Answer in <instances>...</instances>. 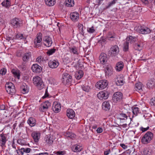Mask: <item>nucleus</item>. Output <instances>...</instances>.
Here are the masks:
<instances>
[{
	"label": "nucleus",
	"instance_id": "17",
	"mask_svg": "<svg viewBox=\"0 0 155 155\" xmlns=\"http://www.w3.org/2000/svg\"><path fill=\"white\" fill-rule=\"evenodd\" d=\"M115 81L116 85L117 86H122L124 84V78L123 76H118L115 80Z\"/></svg>",
	"mask_w": 155,
	"mask_h": 155
},
{
	"label": "nucleus",
	"instance_id": "23",
	"mask_svg": "<svg viewBox=\"0 0 155 155\" xmlns=\"http://www.w3.org/2000/svg\"><path fill=\"white\" fill-rule=\"evenodd\" d=\"M64 135L67 138L73 140L75 138L76 136L72 132H66L64 134Z\"/></svg>",
	"mask_w": 155,
	"mask_h": 155
},
{
	"label": "nucleus",
	"instance_id": "12",
	"mask_svg": "<svg viewBox=\"0 0 155 155\" xmlns=\"http://www.w3.org/2000/svg\"><path fill=\"white\" fill-rule=\"evenodd\" d=\"M51 106V103L49 101H45L41 105L40 110L42 112L47 111L48 109Z\"/></svg>",
	"mask_w": 155,
	"mask_h": 155
},
{
	"label": "nucleus",
	"instance_id": "61",
	"mask_svg": "<svg viewBox=\"0 0 155 155\" xmlns=\"http://www.w3.org/2000/svg\"><path fill=\"white\" fill-rule=\"evenodd\" d=\"M141 1L145 5H147L149 3L148 0H141Z\"/></svg>",
	"mask_w": 155,
	"mask_h": 155
},
{
	"label": "nucleus",
	"instance_id": "14",
	"mask_svg": "<svg viewBox=\"0 0 155 155\" xmlns=\"http://www.w3.org/2000/svg\"><path fill=\"white\" fill-rule=\"evenodd\" d=\"M0 145L2 147L5 146V144L7 140L5 134H2L0 136Z\"/></svg>",
	"mask_w": 155,
	"mask_h": 155
},
{
	"label": "nucleus",
	"instance_id": "19",
	"mask_svg": "<svg viewBox=\"0 0 155 155\" xmlns=\"http://www.w3.org/2000/svg\"><path fill=\"white\" fill-rule=\"evenodd\" d=\"M99 58L101 63L103 64H105L107 61V55L105 53H101L99 56Z\"/></svg>",
	"mask_w": 155,
	"mask_h": 155
},
{
	"label": "nucleus",
	"instance_id": "29",
	"mask_svg": "<svg viewBox=\"0 0 155 155\" xmlns=\"http://www.w3.org/2000/svg\"><path fill=\"white\" fill-rule=\"evenodd\" d=\"M31 53L27 52L24 54L23 56V60L25 62H27L31 57Z\"/></svg>",
	"mask_w": 155,
	"mask_h": 155
},
{
	"label": "nucleus",
	"instance_id": "50",
	"mask_svg": "<svg viewBox=\"0 0 155 155\" xmlns=\"http://www.w3.org/2000/svg\"><path fill=\"white\" fill-rule=\"evenodd\" d=\"M43 57L41 56H40L38 57L36 59V61L37 62H38V63H41L42 61H43Z\"/></svg>",
	"mask_w": 155,
	"mask_h": 155
},
{
	"label": "nucleus",
	"instance_id": "49",
	"mask_svg": "<svg viewBox=\"0 0 155 155\" xmlns=\"http://www.w3.org/2000/svg\"><path fill=\"white\" fill-rule=\"evenodd\" d=\"M55 51V49H50L47 51V54L48 55H50L52 54L53 53H54Z\"/></svg>",
	"mask_w": 155,
	"mask_h": 155
},
{
	"label": "nucleus",
	"instance_id": "55",
	"mask_svg": "<svg viewBox=\"0 0 155 155\" xmlns=\"http://www.w3.org/2000/svg\"><path fill=\"white\" fill-rule=\"evenodd\" d=\"M150 103L152 105L155 106V97L152 98L151 99Z\"/></svg>",
	"mask_w": 155,
	"mask_h": 155
},
{
	"label": "nucleus",
	"instance_id": "24",
	"mask_svg": "<svg viewBox=\"0 0 155 155\" xmlns=\"http://www.w3.org/2000/svg\"><path fill=\"white\" fill-rule=\"evenodd\" d=\"M82 149V147L78 144L74 145L71 147L72 150L73 152L76 153L80 152Z\"/></svg>",
	"mask_w": 155,
	"mask_h": 155
},
{
	"label": "nucleus",
	"instance_id": "5",
	"mask_svg": "<svg viewBox=\"0 0 155 155\" xmlns=\"http://www.w3.org/2000/svg\"><path fill=\"white\" fill-rule=\"evenodd\" d=\"M62 82L64 84H68L71 82L72 81V77L67 73L63 74L62 76Z\"/></svg>",
	"mask_w": 155,
	"mask_h": 155
},
{
	"label": "nucleus",
	"instance_id": "43",
	"mask_svg": "<svg viewBox=\"0 0 155 155\" xmlns=\"http://www.w3.org/2000/svg\"><path fill=\"white\" fill-rule=\"evenodd\" d=\"M15 37L16 38L18 39H26L25 36L20 33L16 34Z\"/></svg>",
	"mask_w": 155,
	"mask_h": 155
},
{
	"label": "nucleus",
	"instance_id": "20",
	"mask_svg": "<svg viewBox=\"0 0 155 155\" xmlns=\"http://www.w3.org/2000/svg\"><path fill=\"white\" fill-rule=\"evenodd\" d=\"M35 142H37L38 141L40 137V134L38 132H33L31 134Z\"/></svg>",
	"mask_w": 155,
	"mask_h": 155
},
{
	"label": "nucleus",
	"instance_id": "58",
	"mask_svg": "<svg viewBox=\"0 0 155 155\" xmlns=\"http://www.w3.org/2000/svg\"><path fill=\"white\" fill-rule=\"evenodd\" d=\"M149 128V127H147L146 128H144L143 127H140V130L142 131L143 132H145L148 130Z\"/></svg>",
	"mask_w": 155,
	"mask_h": 155
},
{
	"label": "nucleus",
	"instance_id": "9",
	"mask_svg": "<svg viewBox=\"0 0 155 155\" xmlns=\"http://www.w3.org/2000/svg\"><path fill=\"white\" fill-rule=\"evenodd\" d=\"M123 95L120 92L115 93L113 95L112 99L115 102L121 101L122 99Z\"/></svg>",
	"mask_w": 155,
	"mask_h": 155
},
{
	"label": "nucleus",
	"instance_id": "38",
	"mask_svg": "<svg viewBox=\"0 0 155 155\" xmlns=\"http://www.w3.org/2000/svg\"><path fill=\"white\" fill-rule=\"evenodd\" d=\"M153 153V151L151 149L148 148L145 149L143 151L144 155H151Z\"/></svg>",
	"mask_w": 155,
	"mask_h": 155
},
{
	"label": "nucleus",
	"instance_id": "2",
	"mask_svg": "<svg viewBox=\"0 0 155 155\" xmlns=\"http://www.w3.org/2000/svg\"><path fill=\"white\" fill-rule=\"evenodd\" d=\"M34 84L39 90L43 89L44 86V84L41 78L38 76L34 77L33 79Z\"/></svg>",
	"mask_w": 155,
	"mask_h": 155
},
{
	"label": "nucleus",
	"instance_id": "6",
	"mask_svg": "<svg viewBox=\"0 0 155 155\" xmlns=\"http://www.w3.org/2000/svg\"><path fill=\"white\" fill-rule=\"evenodd\" d=\"M42 34L41 33H40L37 35V37L34 41V44L36 48H38L41 47L42 44Z\"/></svg>",
	"mask_w": 155,
	"mask_h": 155
},
{
	"label": "nucleus",
	"instance_id": "22",
	"mask_svg": "<svg viewBox=\"0 0 155 155\" xmlns=\"http://www.w3.org/2000/svg\"><path fill=\"white\" fill-rule=\"evenodd\" d=\"M45 139L47 144L49 145L52 144L54 140L53 136L51 134L47 136Z\"/></svg>",
	"mask_w": 155,
	"mask_h": 155
},
{
	"label": "nucleus",
	"instance_id": "57",
	"mask_svg": "<svg viewBox=\"0 0 155 155\" xmlns=\"http://www.w3.org/2000/svg\"><path fill=\"white\" fill-rule=\"evenodd\" d=\"M24 152L26 153H29L31 151V149L29 148H24Z\"/></svg>",
	"mask_w": 155,
	"mask_h": 155
},
{
	"label": "nucleus",
	"instance_id": "53",
	"mask_svg": "<svg viewBox=\"0 0 155 155\" xmlns=\"http://www.w3.org/2000/svg\"><path fill=\"white\" fill-rule=\"evenodd\" d=\"M119 152V150H115L112 151V155H120L118 154V153Z\"/></svg>",
	"mask_w": 155,
	"mask_h": 155
},
{
	"label": "nucleus",
	"instance_id": "62",
	"mask_svg": "<svg viewBox=\"0 0 155 155\" xmlns=\"http://www.w3.org/2000/svg\"><path fill=\"white\" fill-rule=\"evenodd\" d=\"M27 89L25 88H23L22 90V92L24 94L27 93Z\"/></svg>",
	"mask_w": 155,
	"mask_h": 155
},
{
	"label": "nucleus",
	"instance_id": "44",
	"mask_svg": "<svg viewBox=\"0 0 155 155\" xmlns=\"http://www.w3.org/2000/svg\"><path fill=\"white\" fill-rule=\"evenodd\" d=\"M135 89L136 90H140L142 89L141 84L140 82H139L136 84H135Z\"/></svg>",
	"mask_w": 155,
	"mask_h": 155
},
{
	"label": "nucleus",
	"instance_id": "30",
	"mask_svg": "<svg viewBox=\"0 0 155 155\" xmlns=\"http://www.w3.org/2000/svg\"><path fill=\"white\" fill-rule=\"evenodd\" d=\"M124 64L122 61H119L117 62L115 68L117 71H120L123 68Z\"/></svg>",
	"mask_w": 155,
	"mask_h": 155
},
{
	"label": "nucleus",
	"instance_id": "10",
	"mask_svg": "<svg viewBox=\"0 0 155 155\" xmlns=\"http://www.w3.org/2000/svg\"><path fill=\"white\" fill-rule=\"evenodd\" d=\"M11 24L14 28H19L21 25V21L17 18H15L12 20Z\"/></svg>",
	"mask_w": 155,
	"mask_h": 155
},
{
	"label": "nucleus",
	"instance_id": "11",
	"mask_svg": "<svg viewBox=\"0 0 155 155\" xmlns=\"http://www.w3.org/2000/svg\"><path fill=\"white\" fill-rule=\"evenodd\" d=\"M137 31L140 33L142 34H147L150 32V29L147 28H144L143 27L138 26L136 29Z\"/></svg>",
	"mask_w": 155,
	"mask_h": 155
},
{
	"label": "nucleus",
	"instance_id": "35",
	"mask_svg": "<svg viewBox=\"0 0 155 155\" xmlns=\"http://www.w3.org/2000/svg\"><path fill=\"white\" fill-rule=\"evenodd\" d=\"M45 1L46 5L49 6L54 5L55 3V0H45Z\"/></svg>",
	"mask_w": 155,
	"mask_h": 155
},
{
	"label": "nucleus",
	"instance_id": "56",
	"mask_svg": "<svg viewBox=\"0 0 155 155\" xmlns=\"http://www.w3.org/2000/svg\"><path fill=\"white\" fill-rule=\"evenodd\" d=\"M6 72V70L4 68H3V69H2L0 71V74H2V75H5Z\"/></svg>",
	"mask_w": 155,
	"mask_h": 155
},
{
	"label": "nucleus",
	"instance_id": "36",
	"mask_svg": "<svg viewBox=\"0 0 155 155\" xmlns=\"http://www.w3.org/2000/svg\"><path fill=\"white\" fill-rule=\"evenodd\" d=\"M78 27L80 33L83 36H84V32L83 26V25L80 23H79Z\"/></svg>",
	"mask_w": 155,
	"mask_h": 155
},
{
	"label": "nucleus",
	"instance_id": "34",
	"mask_svg": "<svg viewBox=\"0 0 155 155\" xmlns=\"http://www.w3.org/2000/svg\"><path fill=\"white\" fill-rule=\"evenodd\" d=\"M83 75V71L81 70H80L76 72L75 76L77 79L79 80L82 77Z\"/></svg>",
	"mask_w": 155,
	"mask_h": 155
},
{
	"label": "nucleus",
	"instance_id": "47",
	"mask_svg": "<svg viewBox=\"0 0 155 155\" xmlns=\"http://www.w3.org/2000/svg\"><path fill=\"white\" fill-rule=\"evenodd\" d=\"M129 43L126 42L124 44L123 50L124 51H127L128 50Z\"/></svg>",
	"mask_w": 155,
	"mask_h": 155
},
{
	"label": "nucleus",
	"instance_id": "33",
	"mask_svg": "<svg viewBox=\"0 0 155 155\" xmlns=\"http://www.w3.org/2000/svg\"><path fill=\"white\" fill-rule=\"evenodd\" d=\"M65 3L66 6L69 7L73 6L74 4V0H66Z\"/></svg>",
	"mask_w": 155,
	"mask_h": 155
},
{
	"label": "nucleus",
	"instance_id": "28",
	"mask_svg": "<svg viewBox=\"0 0 155 155\" xmlns=\"http://www.w3.org/2000/svg\"><path fill=\"white\" fill-rule=\"evenodd\" d=\"M110 104L108 101H105L102 104V108L106 111L109 110L110 109Z\"/></svg>",
	"mask_w": 155,
	"mask_h": 155
},
{
	"label": "nucleus",
	"instance_id": "51",
	"mask_svg": "<svg viewBox=\"0 0 155 155\" xmlns=\"http://www.w3.org/2000/svg\"><path fill=\"white\" fill-rule=\"evenodd\" d=\"M87 31L89 33H93L95 31L93 27H92L91 28H89L87 29Z\"/></svg>",
	"mask_w": 155,
	"mask_h": 155
},
{
	"label": "nucleus",
	"instance_id": "1",
	"mask_svg": "<svg viewBox=\"0 0 155 155\" xmlns=\"http://www.w3.org/2000/svg\"><path fill=\"white\" fill-rule=\"evenodd\" d=\"M153 134L150 132H147L142 138L141 142L143 144L149 143L153 139Z\"/></svg>",
	"mask_w": 155,
	"mask_h": 155
},
{
	"label": "nucleus",
	"instance_id": "18",
	"mask_svg": "<svg viewBox=\"0 0 155 155\" xmlns=\"http://www.w3.org/2000/svg\"><path fill=\"white\" fill-rule=\"evenodd\" d=\"M71 20L74 21H76L79 19V15L77 12H73L70 14Z\"/></svg>",
	"mask_w": 155,
	"mask_h": 155
},
{
	"label": "nucleus",
	"instance_id": "26",
	"mask_svg": "<svg viewBox=\"0 0 155 155\" xmlns=\"http://www.w3.org/2000/svg\"><path fill=\"white\" fill-rule=\"evenodd\" d=\"M67 116L70 119H72L75 116L74 111L71 109H68L67 111Z\"/></svg>",
	"mask_w": 155,
	"mask_h": 155
},
{
	"label": "nucleus",
	"instance_id": "59",
	"mask_svg": "<svg viewBox=\"0 0 155 155\" xmlns=\"http://www.w3.org/2000/svg\"><path fill=\"white\" fill-rule=\"evenodd\" d=\"M103 131V129L101 127H99L97 130V133H102Z\"/></svg>",
	"mask_w": 155,
	"mask_h": 155
},
{
	"label": "nucleus",
	"instance_id": "27",
	"mask_svg": "<svg viewBox=\"0 0 155 155\" xmlns=\"http://www.w3.org/2000/svg\"><path fill=\"white\" fill-rule=\"evenodd\" d=\"M113 72L112 67L109 65H107L105 71L106 75L108 76H111L113 74Z\"/></svg>",
	"mask_w": 155,
	"mask_h": 155
},
{
	"label": "nucleus",
	"instance_id": "42",
	"mask_svg": "<svg viewBox=\"0 0 155 155\" xmlns=\"http://www.w3.org/2000/svg\"><path fill=\"white\" fill-rule=\"evenodd\" d=\"M115 37V35L114 33H109L107 35V38L110 40H113Z\"/></svg>",
	"mask_w": 155,
	"mask_h": 155
},
{
	"label": "nucleus",
	"instance_id": "16",
	"mask_svg": "<svg viewBox=\"0 0 155 155\" xmlns=\"http://www.w3.org/2000/svg\"><path fill=\"white\" fill-rule=\"evenodd\" d=\"M31 68L33 72L36 73H39L42 70L41 67L37 64H33Z\"/></svg>",
	"mask_w": 155,
	"mask_h": 155
},
{
	"label": "nucleus",
	"instance_id": "37",
	"mask_svg": "<svg viewBox=\"0 0 155 155\" xmlns=\"http://www.w3.org/2000/svg\"><path fill=\"white\" fill-rule=\"evenodd\" d=\"M2 4L3 6L8 8L10 5V0H4L2 2Z\"/></svg>",
	"mask_w": 155,
	"mask_h": 155
},
{
	"label": "nucleus",
	"instance_id": "32",
	"mask_svg": "<svg viewBox=\"0 0 155 155\" xmlns=\"http://www.w3.org/2000/svg\"><path fill=\"white\" fill-rule=\"evenodd\" d=\"M132 112L133 114V117L134 116H136L139 113H140V110L139 108L135 106H133L132 107Z\"/></svg>",
	"mask_w": 155,
	"mask_h": 155
},
{
	"label": "nucleus",
	"instance_id": "7",
	"mask_svg": "<svg viewBox=\"0 0 155 155\" xmlns=\"http://www.w3.org/2000/svg\"><path fill=\"white\" fill-rule=\"evenodd\" d=\"M108 84V82L106 80L100 81L96 84V87L99 89H104Z\"/></svg>",
	"mask_w": 155,
	"mask_h": 155
},
{
	"label": "nucleus",
	"instance_id": "8",
	"mask_svg": "<svg viewBox=\"0 0 155 155\" xmlns=\"http://www.w3.org/2000/svg\"><path fill=\"white\" fill-rule=\"evenodd\" d=\"M109 93L106 91H102L99 92L97 95L98 98L100 100L107 99L109 96Z\"/></svg>",
	"mask_w": 155,
	"mask_h": 155
},
{
	"label": "nucleus",
	"instance_id": "46",
	"mask_svg": "<svg viewBox=\"0 0 155 155\" xmlns=\"http://www.w3.org/2000/svg\"><path fill=\"white\" fill-rule=\"evenodd\" d=\"M16 151L19 155H23L24 152V148H21V149H18V150H16Z\"/></svg>",
	"mask_w": 155,
	"mask_h": 155
},
{
	"label": "nucleus",
	"instance_id": "31",
	"mask_svg": "<svg viewBox=\"0 0 155 155\" xmlns=\"http://www.w3.org/2000/svg\"><path fill=\"white\" fill-rule=\"evenodd\" d=\"M27 123L30 126L33 127L35 125L36 121L34 118L30 117L28 120Z\"/></svg>",
	"mask_w": 155,
	"mask_h": 155
},
{
	"label": "nucleus",
	"instance_id": "13",
	"mask_svg": "<svg viewBox=\"0 0 155 155\" xmlns=\"http://www.w3.org/2000/svg\"><path fill=\"white\" fill-rule=\"evenodd\" d=\"M44 45L46 46L49 47L52 43V38L49 36H46L43 38Z\"/></svg>",
	"mask_w": 155,
	"mask_h": 155
},
{
	"label": "nucleus",
	"instance_id": "60",
	"mask_svg": "<svg viewBox=\"0 0 155 155\" xmlns=\"http://www.w3.org/2000/svg\"><path fill=\"white\" fill-rule=\"evenodd\" d=\"M48 96H49V94L48 93L47 90H46L45 91V94L44 96H43L42 97V98L43 99H44L46 97H48Z\"/></svg>",
	"mask_w": 155,
	"mask_h": 155
},
{
	"label": "nucleus",
	"instance_id": "41",
	"mask_svg": "<svg viewBox=\"0 0 155 155\" xmlns=\"http://www.w3.org/2000/svg\"><path fill=\"white\" fill-rule=\"evenodd\" d=\"M118 118L120 120H125V118L126 119H127V116L125 114H123L122 113H120L118 115Z\"/></svg>",
	"mask_w": 155,
	"mask_h": 155
},
{
	"label": "nucleus",
	"instance_id": "21",
	"mask_svg": "<svg viewBox=\"0 0 155 155\" xmlns=\"http://www.w3.org/2000/svg\"><path fill=\"white\" fill-rule=\"evenodd\" d=\"M59 62L55 60L50 61L48 62L49 67L51 68H55L59 65Z\"/></svg>",
	"mask_w": 155,
	"mask_h": 155
},
{
	"label": "nucleus",
	"instance_id": "52",
	"mask_svg": "<svg viewBox=\"0 0 155 155\" xmlns=\"http://www.w3.org/2000/svg\"><path fill=\"white\" fill-rule=\"evenodd\" d=\"M117 0H114L113 1H112V2H110L108 6H107V8H108L111 6L113 5L116 2V1Z\"/></svg>",
	"mask_w": 155,
	"mask_h": 155
},
{
	"label": "nucleus",
	"instance_id": "63",
	"mask_svg": "<svg viewBox=\"0 0 155 155\" xmlns=\"http://www.w3.org/2000/svg\"><path fill=\"white\" fill-rule=\"evenodd\" d=\"M120 146L124 149H125L127 148V147L125 144H120Z\"/></svg>",
	"mask_w": 155,
	"mask_h": 155
},
{
	"label": "nucleus",
	"instance_id": "25",
	"mask_svg": "<svg viewBox=\"0 0 155 155\" xmlns=\"http://www.w3.org/2000/svg\"><path fill=\"white\" fill-rule=\"evenodd\" d=\"M143 46V43L142 42H138L135 43L134 45V48L136 50L140 51L141 50Z\"/></svg>",
	"mask_w": 155,
	"mask_h": 155
},
{
	"label": "nucleus",
	"instance_id": "39",
	"mask_svg": "<svg viewBox=\"0 0 155 155\" xmlns=\"http://www.w3.org/2000/svg\"><path fill=\"white\" fill-rule=\"evenodd\" d=\"M135 40V38L134 37L130 36L129 37H127L126 39V41L127 42L129 43H132L134 42Z\"/></svg>",
	"mask_w": 155,
	"mask_h": 155
},
{
	"label": "nucleus",
	"instance_id": "48",
	"mask_svg": "<svg viewBox=\"0 0 155 155\" xmlns=\"http://www.w3.org/2000/svg\"><path fill=\"white\" fill-rule=\"evenodd\" d=\"M12 72L15 76H17L18 77L19 76V74L18 71L13 69L12 70Z\"/></svg>",
	"mask_w": 155,
	"mask_h": 155
},
{
	"label": "nucleus",
	"instance_id": "40",
	"mask_svg": "<svg viewBox=\"0 0 155 155\" xmlns=\"http://www.w3.org/2000/svg\"><path fill=\"white\" fill-rule=\"evenodd\" d=\"M69 50L71 53H73V54H78V49L76 47H73L72 48H69Z\"/></svg>",
	"mask_w": 155,
	"mask_h": 155
},
{
	"label": "nucleus",
	"instance_id": "4",
	"mask_svg": "<svg viewBox=\"0 0 155 155\" xmlns=\"http://www.w3.org/2000/svg\"><path fill=\"white\" fill-rule=\"evenodd\" d=\"M119 48L117 45H115L112 46L108 51V54L110 56H115L117 55L119 52Z\"/></svg>",
	"mask_w": 155,
	"mask_h": 155
},
{
	"label": "nucleus",
	"instance_id": "45",
	"mask_svg": "<svg viewBox=\"0 0 155 155\" xmlns=\"http://www.w3.org/2000/svg\"><path fill=\"white\" fill-rule=\"evenodd\" d=\"M154 84V82L152 79H150L148 81L147 85L148 88H150L152 85Z\"/></svg>",
	"mask_w": 155,
	"mask_h": 155
},
{
	"label": "nucleus",
	"instance_id": "54",
	"mask_svg": "<svg viewBox=\"0 0 155 155\" xmlns=\"http://www.w3.org/2000/svg\"><path fill=\"white\" fill-rule=\"evenodd\" d=\"M82 88L83 90L86 92H88L89 90V87L88 86H82Z\"/></svg>",
	"mask_w": 155,
	"mask_h": 155
},
{
	"label": "nucleus",
	"instance_id": "15",
	"mask_svg": "<svg viewBox=\"0 0 155 155\" xmlns=\"http://www.w3.org/2000/svg\"><path fill=\"white\" fill-rule=\"evenodd\" d=\"M52 109L55 112H59L61 109V106L60 103L57 102H54L53 104Z\"/></svg>",
	"mask_w": 155,
	"mask_h": 155
},
{
	"label": "nucleus",
	"instance_id": "64",
	"mask_svg": "<svg viewBox=\"0 0 155 155\" xmlns=\"http://www.w3.org/2000/svg\"><path fill=\"white\" fill-rule=\"evenodd\" d=\"M110 151V150L109 149L108 150L104 152V154L105 155H107L108 154H109Z\"/></svg>",
	"mask_w": 155,
	"mask_h": 155
},
{
	"label": "nucleus",
	"instance_id": "3",
	"mask_svg": "<svg viewBox=\"0 0 155 155\" xmlns=\"http://www.w3.org/2000/svg\"><path fill=\"white\" fill-rule=\"evenodd\" d=\"M5 88L7 92L9 94L13 95L15 94L16 90L14 85L11 82L7 83L5 84Z\"/></svg>",
	"mask_w": 155,
	"mask_h": 155
}]
</instances>
